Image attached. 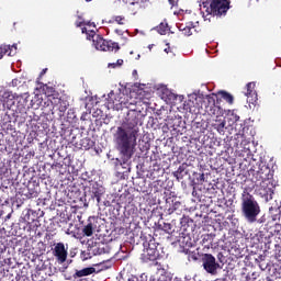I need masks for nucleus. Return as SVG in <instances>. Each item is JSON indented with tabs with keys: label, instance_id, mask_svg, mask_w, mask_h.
<instances>
[{
	"label": "nucleus",
	"instance_id": "nucleus-7",
	"mask_svg": "<svg viewBox=\"0 0 281 281\" xmlns=\"http://www.w3.org/2000/svg\"><path fill=\"white\" fill-rule=\"evenodd\" d=\"M145 256L147 260L155 262L159 258V250L157 249V244L155 239H150L148 243V247L146 248Z\"/></svg>",
	"mask_w": 281,
	"mask_h": 281
},
{
	"label": "nucleus",
	"instance_id": "nucleus-35",
	"mask_svg": "<svg viewBox=\"0 0 281 281\" xmlns=\"http://www.w3.org/2000/svg\"><path fill=\"white\" fill-rule=\"evenodd\" d=\"M82 23H83V22H78V21H77V22H76V26H77V27H81V26H82Z\"/></svg>",
	"mask_w": 281,
	"mask_h": 281
},
{
	"label": "nucleus",
	"instance_id": "nucleus-8",
	"mask_svg": "<svg viewBox=\"0 0 281 281\" xmlns=\"http://www.w3.org/2000/svg\"><path fill=\"white\" fill-rule=\"evenodd\" d=\"M245 95L247 97V102H249V104H256V102H258V93L256 92V82H249L246 85Z\"/></svg>",
	"mask_w": 281,
	"mask_h": 281
},
{
	"label": "nucleus",
	"instance_id": "nucleus-42",
	"mask_svg": "<svg viewBox=\"0 0 281 281\" xmlns=\"http://www.w3.org/2000/svg\"><path fill=\"white\" fill-rule=\"evenodd\" d=\"M87 1V3H89V2H91L92 0H86Z\"/></svg>",
	"mask_w": 281,
	"mask_h": 281
},
{
	"label": "nucleus",
	"instance_id": "nucleus-21",
	"mask_svg": "<svg viewBox=\"0 0 281 281\" xmlns=\"http://www.w3.org/2000/svg\"><path fill=\"white\" fill-rule=\"evenodd\" d=\"M124 65V59H117L116 63L108 64L109 69H117Z\"/></svg>",
	"mask_w": 281,
	"mask_h": 281
},
{
	"label": "nucleus",
	"instance_id": "nucleus-16",
	"mask_svg": "<svg viewBox=\"0 0 281 281\" xmlns=\"http://www.w3.org/2000/svg\"><path fill=\"white\" fill-rule=\"evenodd\" d=\"M183 212V204L180 201L172 203L171 207L168 209V214H178L180 215Z\"/></svg>",
	"mask_w": 281,
	"mask_h": 281
},
{
	"label": "nucleus",
	"instance_id": "nucleus-23",
	"mask_svg": "<svg viewBox=\"0 0 281 281\" xmlns=\"http://www.w3.org/2000/svg\"><path fill=\"white\" fill-rule=\"evenodd\" d=\"M112 19L117 25H124L126 23V18L124 15H115Z\"/></svg>",
	"mask_w": 281,
	"mask_h": 281
},
{
	"label": "nucleus",
	"instance_id": "nucleus-32",
	"mask_svg": "<svg viewBox=\"0 0 281 281\" xmlns=\"http://www.w3.org/2000/svg\"><path fill=\"white\" fill-rule=\"evenodd\" d=\"M148 0H136L135 3L137 5H142V3H146Z\"/></svg>",
	"mask_w": 281,
	"mask_h": 281
},
{
	"label": "nucleus",
	"instance_id": "nucleus-18",
	"mask_svg": "<svg viewBox=\"0 0 281 281\" xmlns=\"http://www.w3.org/2000/svg\"><path fill=\"white\" fill-rule=\"evenodd\" d=\"M12 56V48H10V45H0V60L4 56Z\"/></svg>",
	"mask_w": 281,
	"mask_h": 281
},
{
	"label": "nucleus",
	"instance_id": "nucleus-17",
	"mask_svg": "<svg viewBox=\"0 0 281 281\" xmlns=\"http://www.w3.org/2000/svg\"><path fill=\"white\" fill-rule=\"evenodd\" d=\"M218 95L222 98V100H225L228 104H234V95L232 93L222 90L218 92Z\"/></svg>",
	"mask_w": 281,
	"mask_h": 281
},
{
	"label": "nucleus",
	"instance_id": "nucleus-11",
	"mask_svg": "<svg viewBox=\"0 0 281 281\" xmlns=\"http://www.w3.org/2000/svg\"><path fill=\"white\" fill-rule=\"evenodd\" d=\"M54 111H58V116L64 117L67 109H69V102L65 100H59L56 105H54Z\"/></svg>",
	"mask_w": 281,
	"mask_h": 281
},
{
	"label": "nucleus",
	"instance_id": "nucleus-39",
	"mask_svg": "<svg viewBox=\"0 0 281 281\" xmlns=\"http://www.w3.org/2000/svg\"><path fill=\"white\" fill-rule=\"evenodd\" d=\"M153 47H155L154 44L148 45V49H149V50L153 49Z\"/></svg>",
	"mask_w": 281,
	"mask_h": 281
},
{
	"label": "nucleus",
	"instance_id": "nucleus-6",
	"mask_svg": "<svg viewBox=\"0 0 281 281\" xmlns=\"http://www.w3.org/2000/svg\"><path fill=\"white\" fill-rule=\"evenodd\" d=\"M53 256L56 258L57 262L59 265H64V262H67V249L65 248L64 243H57L53 249Z\"/></svg>",
	"mask_w": 281,
	"mask_h": 281
},
{
	"label": "nucleus",
	"instance_id": "nucleus-13",
	"mask_svg": "<svg viewBox=\"0 0 281 281\" xmlns=\"http://www.w3.org/2000/svg\"><path fill=\"white\" fill-rule=\"evenodd\" d=\"M214 238H216L215 234L203 235V238H202L203 247H206V249H214V247H216L214 245Z\"/></svg>",
	"mask_w": 281,
	"mask_h": 281
},
{
	"label": "nucleus",
	"instance_id": "nucleus-25",
	"mask_svg": "<svg viewBox=\"0 0 281 281\" xmlns=\"http://www.w3.org/2000/svg\"><path fill=\"white\" fill-rule=\"evenodd\" d=\"M164 52L165 54H170L171 56H175V47H170V43L166 44Z\"/></svg>",
	"mask_w": 281,
	"mask_h": 281
},
{
	"label": "nucleus",
	"instance_id": "nucleus-33",
	"mask_svg": "<svg viewBox=\"0 0 281 281\" xmlns=\"http://www.w3.org/2000/svg\"><path fill=\"white\" fill-rule=\"evenodd\" d=\"M115 33L119 34L120 36H122V34H124V32H122V30H120V29H116Z\"/></svg>",
	"mask_w": 281,
	"mask_h": 281
},
{
	"label": "nucleus",
	"instance_id": "nucleus-40",
	"mask_svg": "<svg viewBox=\"0 0 281 281\" xmlns=\"http://www.w3.org/2000/svg\"><path fill=\"white\" fill-rule=\"evenodd\" d=\"M82 178H83L85 181H87V178L85 177V173H82Z\"/></svg>",
	"mask_w": 281,
	"mask_h": 281
},
{
	"label": "nucleus",
	"instance_id": "nucleus-3",
	"mask_svg": "<svg viewBox=\"0 0 281 281\" xmlns=\"http://www.w3.org/2000/svg\"><path fill=\"white\" fill-rule=\"evenodd\" d=\"M82 34L87 35L88 41H92L95 49L99 52H120V44L113 41H108L100 34H95V31L87 30V27L81 29Z\"/></svg>",
	"mask_w": 281,
	"mask_h": 281
},
{
	"label": "nucleus",
	"instance_id": "nucleus-38",
	"mask_svg": "<svg viewBox=\"0 0 281 281\" xmlns=\"http://www.w3.org/2000/svg\"><path fill=\"white\" fill-rule=\"evenodd\" d=\"M175 177H177V179H181V177H179V171L175 173Z\"/></svg>",
	"mask_w": 281,
	"mask_h": 281
},
{
	"label": "nucleus",
	"instance_id": "nucleus-22",
	"mask_svg": "<svg viewBox=\"0 0 281 281\" xmlns=\"http://www.w3.org/2000/svg\"><path fill=\"white\" fill-rule=\"evenodd\" d=\"M92 192H93L94 198L97 199L98 203H100V200L102 199V194H104L102 189H98V188L95 189V187H93Z\"/></svg>",
	"mask_w": 281,
	"mask_h": 281
},
{
	"label": "nucleus",
	"instance_id": "nucleus-5",
	"mask_svg": "<svg viewBox=\"0 0 281 281\" xmlns=\"http://www.w3.org/2000/svg\"><path fill=\"white\" fill-rule=\"evenodd\" d=\"M202 266L206 273L216 276L221 265L216 262V258L212 254H204L202 257Z\"/></svg>",
	"mask_w": 281,
	"mask_h": 281
},
{
	"label": "nucleus",
	"instance_id": "nucleus-43",
	"mask_svg": "<svg viewBox=\"0 0 281 281\" xmlns=\"http://www.w3.org/2000/svg\"><path fill=\"white\" fill-rule=\"evenodd\" d=\"M94 256H97L95 249L93 250Z\"/></svg>",
	"mask_w": 281,
	"mask_h": 281
},
{
	"label": "nucleus",
	"instance_id": "nucleus-29",
	"mask_svg": "<svg viewBox=\"0 0 281 281\" xmlns=\"http://www.w3.org/2000/svg\"><path fill=\"white\" fill-rule=\"evenodd\" d=\"M19 85H21V80L19 79H12L10 87H19Z\"/></svg>",
	"mask_w": 281,
	"mask_h": 281
},
{
	"label": "nucleus",
	"instance_id": "nucleus-2",
	"mask_svg": "<svg viewBox=\"0 0 281 281\" xmlns=\"http://www.w3.org/2000/svg\"><path fill=\"white\" fill-rule=\"evenodd\" d=\"M241 214L248 223H256L260 214V204L251 193L244 191L241 193Z\"/></svg>",
	"mask_w": 281,
	"mask_h": 281
},
{
	"label": "nucleus",
	"instance_id": "nucleus-31",
	"mask_svg": "<svg viewBox=\"0 0 281 281\" xmlns=\"http://www.w3.org/2000/svg\"><path fill=\"white\" fill-rule=\"evenodd\" d=\"M189 260L196 261V260H199V257H196V255L192 252V254L189 255Z\"/></svg>",
	"mask_w": 281,
	"mask_h": 281
},
{
	"label": "nucleus",
	"instance_id": "nucleus-26",
	"mask_svg": "<svg viewBox=\"0 0 281 281\" xmlns=\"http://www.w3.org/2000/svg\"><path fill=\"white\" fill-rule=\"evenodd\" d=\"M226 122L222 121L220 124H217L216 130L218 133H225V126H226Z\"/></svg>",
	"mask_w": 281,
	"mask_h": 281
},
{
	"label": "nucleus",
	"instance_id": "nucleus-19",
	"mask_svg": "<svg viewBox=\"0 0 281 281\" xmlns=\"http://www.w3.org/2000/svg\"><path fill=\"white\" fill-rule=\"evenodd\" d=\"M93 223H88L86 226H83L82 228V234L83 236H88V237H91L93 236Z\"/></svg>",
	"mask_w": 281,
	"mask_h": 281
},
{
	"label": "nucleus",
	"instance_id": "nucleus-27",
	"mask_svg": "<svg viewBox=\"0 0 281 281\" xmlns=\"http://www.w3.org/2000/svg\"><path fill=\"white\" fill-rule=\"evenodd\" d=\"M189 218L187 216H183L180 221L181 227H183V232H186V225H188Z\"/></svg>",
	"mask_w": 281,
	"mask_h": 281
},
{
	"label": "nucleus",
	"instance_id": "nucleus-44",
	"mask_svg": "<svg viewBox=\"0 0 281 281\" xmlns=\"http://www.w3.org/2000/svg\"><path fill=\"white\" fill-rule=\"evenodd\" d=\"M200 106L198 105V111H199Z\"/></svg>",
	"mask_w": 281,
	"mask_h": 281
},
{
	"label": "nucleus",
	"instance_id": "nucleus-1",
	"mask_svg": "<svg viewBox=\"0 0 281 281\" xmlns=\"http://www.w3.org/2000/svg\"><path fill=\"white\" fill-rule=\"evenodd\" d=\"M137 137H139V112L130 110L125 122L116 128L114 133V143L121 159H115V166L126 168L137 148Z\"/></svg>",
	"mask_w": 281,
	"mask_h": 281
},
{
	"label": "nucleus",
	"instance_id": "nucleus-9",
	"mask_svg": "<svg viewBox=\"0 0 281 281\" xmlns=\"http://www.w3.org/2000/svg\"><path fill=\"white\" fill-rule=\"evenodd\" d=\"M122 94H116L114 91H111L108 94L106 104L111 109H115V106H124V101H122V98L120 97Z\"/></svg>",
	"mask_w": 281,
	"mask_h": 281
},
{
	"label": "nucleus",
	"instance_id": "nucleus-34",
	"mask_svg": "<svg viewBox=\"0 0 281 281\" xmlns=\"http://www.w3.org/2000/svg\"><path fill=\"white\" fill-rule=\"evenodd\" d=\"M2 98H10V92H8V91L4 92L3 95H2Z\"/></svg>",
	"mask_w": 281,
	"mask_h": 281
},
{
	"label": "nucleus",
	"instance_id": "nucleus-14",
	"mask_svg": "<svg viewBox=\"0 0 281 281\" xmlns=\"http://www.w3.org/2000/svg\"><path fill=\"white\" fill-rule=\"evenodd\" d=\"M206 100L209 104H211L210 110H206V113H210L211 115H216V94L213 93L211 95H207Z\"/></svg>",
	"mask_w": 281,
	"mask_h": 281
},
{
	"label": "nucleus",
	"instance_id": "nucleus-10",
	"mask_svg": "<svg viewBox=\"0 0 281 281\" xmlns=\"http://www.w3.org/2000/svg\"><path fill=\"white\" fill-rule=\"evenodd\" d=\"M257 192L260 196H262V199H269V196L273 194V190L269 188L267 181H262L260 183L259 188L257 189Z\"/></svg>",
	"mask_w": 281,
	"mask_h": 281
},
{
	"label": "nucleus",
	"instance_id": "nucleus-41",
	"mask_svg": "<svg viewBox=\"0 0 281 281\" xmlns=\"http://www.w3.org/2000/svg\"><path fill=\"white\" fill-rule=\"evenodd\" d=\"M195 104H199V99H195Z\"/></svg>",
	"mask_w": 281,
	"mask_h": 281
},
{
	"label": "nucleus",
	"instance_id": "nucleus-20",
	"mask_svg": "<svg viewBox=\"0 0 281 281\" xmlns=\"http://www.w3.org/2000/svg\"><path fill=\"white\" fill-rule=\"evenodd\" d=\"M158 34H161V36L166 35L168 32V22H161L157 27H156Z\"/></svg>",
	"mask_w": 281,
	"mask_h": 281
},
{
	"label": "nucleus",
	"instance_id": "nucleus-30",
	"mask_svg": "<svg viewBox=\"0 0 281 281\" xmlns=\"http://www.w3.org/2000/svg\"><path fill=\"white\" fill-rule=\"evenodd\" d=\"M123 3H126L127 5H136V0H122Z\"/></svg>",
	"mask_w": 281,
	"mask_h": 281
},
{
	"label": "nucleus",
	"instance_id": "nucleus-4",
	"mask_svg": "<svg viewBox=\"0 0 281 281\" xmlns=\"http://www.w3.org/2000/svg\"><path fill=\"white\" fill-rule=\"evenodd\" d=\"M229 0H212L209 7L207 2H202L203 9L206 12L205 21H210L207 16H225L229 10Z\"/></svg>",
	"mask_w": 281,
	"mask_h": 281
},
{
	"label": "nucleus",
	"instance_id": "nucleus-36",
	"mask_svg": "<svg viewBox=\"0 0 281 281\" xmlns=\"http://www.w3.org/2000/svg\"><path fill=\"white\" fill-rule=\"evenodd\" d=\"M10 49H11V56H12V50H13V49H16V45L10 46Z\"/></svg>",
	"mask_w": 281,
	"mask_h": 281
},
{
	"label": "nucleus",
	"instance_id": "nucleus-37",
	"mask_svg": "<svg viewBox=\"0 0 281 281\" xmlns=\"http://www.w3.org/2000/svg\"><path fill=\"white\" fill-rule=\"evenodd\" d=\"M46 72H47V68L42 70L41 76H44V74Z\"/></svg>",
	"mask_w": 281,
	"mask_h": 281
},
{
	"label": "nucleus",
	"instance_id": "nucleus-24",
	"mask_svg": "<svg viewBox=\"0 0 281 281\" xmlns=\"http://www.w3.org/2000/svg\"><path fill=\"white\" fill-rule=\"evenodd\" d=\"M162 232H166V234H172V224L164 223Z\"/></svg>",
	"mask_w": 281,
	"mask_h": 281
},
{
	"label": "nucleus",
	"instance_id": "nucleus-15",
	"mask_svg": "<svg viewBox=\"0 0 281 281\" xmlns=\"http://www.w3.org/2000/svg\"><path fill=\"white\" fill-rule=\"evenodd\" d=\"M93 273H95V268L89 267V268H83L81 270H76L75 277L78 280V278H86V276H91Z\"/></svg>",
	"mask_w": 281,
	"mask_h": 281
},
{
	"label": "nucleus",
	"instance_id": "nucleus-12",
	"mask_svg": "<svg viewBox=\"0 0 281 281\" xmlns=\"http://www.w3.org/2000/svg\"><path fill=\"white\" fill-rule=\"evenodd\" d=\"M178 30L183 34V36H192L194 24L192 22H189L187 24L181 23L178 25Z\"/></svg>",
	"mask_w": 281,
	"mask_h": 281
},
{
	"label": "nucleus",
	"instance_id": "nucleus-28",
	"mask_svg": "<svg viewBox=\"0 0 281 281\" xmlns=\"http://www.w3.org/2000/svg\"><path fill=\"white\" fill-rule=\"evenodd\" d=\"M64 278H65V280H68V281H76L77 280L76 273H74L72 276L71 274H64Z\"/></svg>",
	"mask_w": 281,
	"mask_h": 281
}]
</instances>
